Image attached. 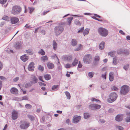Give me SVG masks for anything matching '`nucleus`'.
I'll use <instances>...</instances> for the list:
<instances>
[{
  "instance_id": "24",
  "label": "nucleus",
  "mask_w": 130,
  "mask_h": 130,
  "mask_svg": "<svg viewBox=\"0 0 130 130\" xmlns=\"http://www.w3.org/2000/svg\"><path fill=\"white\" fill-rule=\"evenodd\" d=\"M122 54L126 56L128 55L129 54V51L128 50L126 49H123Z\"/></svg>"
},
{
  "instance_id": "15",
  "label": "nucleus",
  "mask_w": 130,
  "mask_h": 130,
  "mask_svg": "<svg viewBox=\"0 0 130 130\" xmlns=\"http://www.w3.org/2000/svg\"><path fill=\"white\" fill-rule=\"evenodd\" d=\"M20 59L24 62H25L29 59V56L25 54L20 57Z\"/></svg>"
},
{
  "instance_id": "12",
  "label": "nucleus",
  "mask_w": 130,
  "mask_h": 130,
  "mask_svg": "<svg viewBox=\"0 0 130 130\" xmlns=\"http://www.w3.org/2000/svg\"><path fill=\"white\" fill-rule=\"evenodd\" d=\"M107 101L110 103H111L114 102V92L110 93L109 95V98L107 99Z\"/></svg>"
},
{
  "instance_id": "42",
  "label": "nucleus",
  "mask_w": 130,
  "mask_h": 130,
  "mask_svg": "<svg viewBox=\"0 0 130 130\" xmlns=\"http://www.w3.org/2000/svg\"><path fill=\"white\" fill-rule=\"evenodd\" d=\"M25 108L28 109H29L31 108L32 107V106L30 104H26L25 105Z\"/></svg>"
},
{
  "instance_id": "35",
  "label": "nucleus",
  "mask_w": 130,
  "mask_h": 130,
  "mask_svg": "<svg viewBox=\"0 0 130 130\" xmlns=\"http://www.w3.org/2000/svg\"><path fill=\"white\" fill-rule=\"evenodd\" d=\"M41 60L44 62H45L46 60H47L48 59V57L46 55L41 57Z\"/></svg>"
},
{
  "instance_id": "38",
  "label": "nucleus",
  "mask_w": 130,
  "mask_h": 130,
  "mask_svg": "<svg viewBox=\"0 0 130 130\" xmlns=\"http://www.w3.org/2000/svg\"><path fill=\"white\" fill-rule=\"evenodd\" d=\"M79 46L77 47V48L74 49V51H78L81 49L82 45L81 44H79Z\"/></svg>"
},
{
  "instance_id": "11",
  "label": "nucleus",
  "mask_w": 130,
  "mask_h": 130,
  "mask_svg": "<svg viewBox=\"0 0 130 130\" xmlns=\"http://www.w3.org/2000/svg\"><path fill=\"white\" fill-rule=\"evenodd\" d=\"M34 63L33 62H31L29 63L28 67V69L29 71L33 72L34 71V68L35 67Z\"/></svg>"
},
{
  "instance_id": "6",
  "label": "nucleus",
  "mask_w": 130,
  "mask_h": 130,
  "mask_svg": "<svg viewBox=\"0 0 130 130\" xmlns=\"http://www.w3.org/2000/svg\"><path fill=\"white\" fill-rule=\"evenodd\" d=\"M92 59V56L89 54L85 55L83 58V61L86 64H89L91 62V60Z\"/></svg>"
},
{
  "instance_id": "37",
  "label": "nucleus",
  "mask_w": 130,
  "mask_h": 130,
  "mask_svg": "<svg viewBox=\"0 0 130 130\" xmlns=\"http://www.w3.org/2000/svg\"><path fill=\"white\" fill-rule=\"evenodd\" d=\"M38 53L42 55H44L45 54V53L43 49H42L38 52Z\"/></svg>"
},
{
  "instance_id": "13",
  "label": "nucleus",
  "mask_w": 130,
  "mask_h": 130,
  "mask_svg": "<svg viewBox=\"0 0 130 130\" xmlns=\"http://www.w3.org/2000/svg\"><path fill=\"white\" fill-rule=\"evenodd\" d=\"M10 20L11 23L13 24L17 23L19 21V19L16 17H11Z\"/></svg>"
},
{
  "instance_id": "63",
  "label": "nucleus",
  "mask_w": 130,
  "mask_h": 130,
  "mask_svg": "<svg viewBox=\"0 0 130 130\" xmlns=\"http://www.w3.org/2000/svg\"><path fill=\"white\" fill-rule=\"evenodd\" d=\"M57 67H58V69L59 70H61L62 69V66L61 64H60L59 65H58Z\"/></svg>"
},
{
  "instance_id": "52",
  "label": "nucleus",
  "mask_w": 130,
  "mask_h": 130,
  "mask_svg": "<svg viewBox=\"0 0 130 130\" xmlns=\"http://www.w3.org/2000/svg\"><path fill=\"white\" fill-rule=\"evenodd\" d=\"M125 122H130V116H127L126 118Z\"/></svg>"
},
{
  "instance_id": "46",
  "label": "nucleus",
  "mask_w": 130,
  "mask_h": 130,
  "mask_svg": "<svg viewBox=\"0 0 130 130\" xmlns=\"http://www.w3.org/2000/svg\"><path fill=\"white\" fill-rule=\"evenodd\" d=\"M116 127L118 128L119 130H123L124 128L122 126H119V125H116Z\"/></svg>"
},
{
  "instance_id": "40",
  "label": "nucleus",
  "mask_w": 130,
  "mask_h": 130,
  "mask_svg": "<svg viewBox=\"0 0 130 130\" xmlns=\"http://www.w3.org/2000/svg\"><path fill=\"white\" fill-rule=\"evenodd\" d=\"M38 69L41 72L43 71L44 70V67H42L41 65L39 66Z\"/></svg>"
},
{
  "instance_id": "1",
  "label": "nucleus",
  "mask_w": 130,
  "mask_h": 130,
  "mask_svg": "<svg viewBox=\"0 0 130 130\" xmlns=\"http://www.w3.org/2000/svg\"><path fill=\"white\" fill-rule=\"evenodd\" d=\"M98 32L99 34L103 37H105L108 34V31L106 28L102 27H100L98 28Z\"/></svg>"
},
{
  "instance_id": "58",
  "label": "nucleus",
  "mask_w": 130,
  "mask_h": 130,
  "mask_svg": "<svg viewBox=\"0 0 130 130\" xmlns=\"http://www.w3.org/2000/svg\"><path fill=\"white\" fill-rule=\"evenodd\" d=\"M114 111V109L111 108L109 109L108 110V112L109 113H112Z\"/></svg>"
},
{
  "instance_id": "2",
  "label": "nucleus",
  "mask_w": 130,
  "mask_h": 130,
  "mask_svg": "<svg viewBox=\"0 0 130 130\" xmlns=\"http://www.w3.org/2000/svg\"><path fill=\"white\" fill-rule=\"evenodd\" d=\"M64 30V26H56L54 28V31L56 35H60Z\"/></svg>"
},
{
  "instance_id": "18",
  "label": "nucleus",
  "mask_w": 130,
  "mask_h": 130,
  "mask_svg": "<svg viewBox=\"0 0 130 130\" xmlns=\"http://www.w3.org/2000/svg\"><path fill=\"white\" fill-rule=\"evenodd\" d=\"M47 66L49 69H52L54 68V66L53 63L48 62L47 64Z\"/></svg>"
},
{
  "instance_id": "36",
  "label": "nucleus",
  "mask_w": 130,
  "mask_h": 130,
  "mask_svg": "<svg viewBox=\"0 0 130 130\" xmlns=\"http://www.w3.org/2000/svg\"><path fill=\"white\" fill-rule=\"evenodd\" d=\"M91 101L92 102H99V103H101V101L99 99H96L94 98H92L91 99Z\"/></svg>"
},
{
  "instance_id": "23",
  "label": "nucleus",
  "mask_w": 130,
  "mask_h": 130,
  "mask_svg": "<svg viewBox=\"0 0 130 130\" xmlns=\"http://www.w3.org/2000/svg\"><path fill=\"white\" fill-rule=\"evenodd\" d=\"M71 45L73 46H75L77 44V41L75 39H73L71 41Z\"/></svg>"
},
{
  "instance_id": "39",
  "label": "nucleus",
  "mask_w": 130,
  "mask_h": 130,
  "mask_svg": "<svg viewBox=\"0 0 130 130\" xmlns=\"http://www.w3.org/2000/svg\"><path fill=\"white\" fill-rule=\"evenodd\" d=\"M129 65L128 64H127L125 65L123 67V68L126 71H127L128 68L129 67Z\"/></svg>"
},
{
  "instance_id": "56",
  "label": "nucleus",
  "mask_w": 130,
  "mask_h": 130,
  "mask_svg": "<svg viewBox=\"0 0 130 130\" xmlns=\"http://www.w3.org/2000/svg\"><path fill=\"white\" fill-rule=\"evenodd\" d=\"M38 83L39 84V85L40 86H46V84L41 82H39Z\"/></svg>"
},
{
  "instance_id": "28",
  "label": "nucleus",
  "mask_w": 130,
  "mask_h": 130,
  "mask_svg": "<svg viewBox=\"0 0 130 130\" xmlns=\"http://www.w3.org/2000/svg\"><path fill=\"white\" fill-rule=\"evenodd\" d=\"M89 31V29L88 28H86L83 32V34L84 36L88 34Z\"/></svg>"
},
{
  "instance_id": "57",
  "label": "nucleus",
  "mask_w": 130,
  "mask_h": 130,
  "mask_svg": "<svg viewBox=\"0 0 130 130\" xmlns=\"http://www.w3.org/2000/svg\"><path fill=\"white\" fill-rule=\"evenodd\" d=\"M82 66V65L80 61H79L78 64V68H81Z\"/></svg>"
},
{
  "instance_id": "10",
  "label": "nucleus",
  "mask_w": 130,
  "mask_h": 130,
  "mask_svg": "<svg viewBox=\"0 0 130 130\" xmlns=\"http://www.w3.org/2000/svg\"><path fill=\"white\" fill-rule=\"evenodd\" d=\"M123 119V114H118L115 117V120L117 122H121Z\"/></svg>"
},
{
  "instance_id": "3",
  "label": "nucleus",
  "mask_w": 130,
  "mask_h": 130,
  "mask_svg": "<svg viewBox=\"0 0 130 130\" xmlns=\"http://www.w3.org/2000/svg\"><path fill=\"white\" fill-rule=\"evenodd\" d=\"M129 91V87L127 85H124L121 87L120 93L121 94L126 95Z\"/></svg>"
},
{
  "instance_id": "31",
  "label": "nucleus",
  "mask_w": 130,
  "mask_h": 130,
  "mask_svg": "<svg viewBox=\"0 0 130 130\" xmlns=\"http://www.w3.org/2000/svg\"><path fill=\"white\" fill-rule=\"evenodd\" d=\"M26 52L30 55H32L34 54V52L32 51V50L31 49H28V50H26Z\"/></svg>"
},
{
  "instance_id": "48",
  "label": "nucleus",
  "mask_w": 130,
  "mask_h": 130,
  "mask_svg": "<svg viewBox=\"0 0 130 130\" xmlns=\"http://www.w3.org/2000/svg\"><path fill=\"white\" fill-rule=\"evenodd\" d=\"M84 30V27H82L78 31L77 33H82L83 32Z\"/></svg>"
},
{
  "instance_id": "7",
  "label": "nucleus",
  "mask_w": 130,
  "mask_h": 130,
  "mask_svg": "<svg viewBox=\"0 0 130 130\" xmlns=\"http://www.w3.org/2000/svg\"><path fill=\"white\" fill-rule=\"evenodd\" d=\"M101 107V106L100 105L98 104H93L90 105L89 107L90 109L92 110H94L96 109H99Z\"/></svg>"
},
{
  "instance_id": "61",
  "label": "nucleus",
  "mask_w": 130,
  "mask_h": 130,
  "mask_svg": "<svg viewBox=\"0 0 130 130\" xmlns=\"http://www.w3.org/2000/svg\"><path fill=\"white\" fill-rule=\"evenodd\" d=\"M28 100V98L26 96H23L22 98V99L21 100Z\"/></svg>"
},
{
  "instance_id": "32",
  "label": "nucleus",
  "mask_w": 130,
  "mask_h": 130,
  "mask_svg": "<svg viewBox=\"0 0 130 130\" xmlns=\"http://www.w3.org/2000/svg\"><path fill=\"white\" fill-rule=\"evenodd\" d=\"M28 117L29 119L32 121H34L35 120V117L34 116L31 115H28L27 116Z\"/></svg>"
},
{
  "instance_id": "5",
  "label": "nucleus",
  "mask_w": 130,
  "mask_h": 130,
  "mask_svg": "<svg viewBox=\"0 0 130 130\" xmlns=\"http://www.w3.org/2000/svg\"><path fill=\"white\" fill-rule=\"evenodd\" d=\"M29 123L26 121H22L20 122V127L21 129L27 128L29 126Z\"/></svg>"
},
{
  "instance_id": "26",
  "label": "nucleus",
  "mask_w": 130,
  "mask_h": 130,
  "mask_svg": "<svg viewBox=\"0 0 130 130\" xmlns=\"http://www.w3.org/2000/svg\"><path fill=\"white\" fill-rule=\"evenodd\" d=\"M78 61L77 59L75 58H74V61L72 63V65L73 66H75L78 63Z\"/></svg>"
},
{
  "instance_id": "20",
  "label": "nucleus",
  "mask_w": 130,
  "mask_h": 130,
  "mask_svg": "<svg viewBox=\"0 0 130 130\" xmlns=\"http://www.w3.org/2000/svg\"><path fill=\"white\" fill-rule=\"evenodd\" d=\"M32 79L33 80V81H31L30 82H31L32 84H35L38 82V79L34 75H33V77L32 78Z\"/></svg>"
},
{
  "instance_id": "4",
  "label": "nucleus",
  "mask_w": 130,
  "mask_h": 130,
  "mask_svg": "<svg viewBox=\"0 0 130 130\" xmlns=\"http://www.w3.org/2000/svg\"><path fill=\"white\" fill-rule=\"evenodd\" d=\"M21 11V8L20 6H15L13 7L12 10V13L14 15H17Z\"/></svg>"
},
{
  "instance_id": "19",
  "label": "nucleus",
  "mask_w": 130,
  "mask_h": 130,
  "mask_svg": "<svg viewBox=\"0 0 130 130\" xmlns=\"http://www.w3.org/2000/svg\"><path fill=\"white\" fill-rule=\"evenodd\" d=\"M105 44V42L104 41L101 42L99 45V48L101 50H103L104 48V46Z\"/></svg>"
},
{
  "instance_id": "29",
  "label": "nucleus",
  "mask_w": 130,
  "mask_h": 130,
  "mask_svg": "<svg viewBox=\"0 0 130 130\" xmlns=\"http://www.w3.org/2000/svg\"><path fill=\"white\" fill-rule=\"evenodd\" d=\"M59 86V85H54L52 86V90H57L58 89Z\"/></svg>"
},
{
  "instance_id": "30",
  "label": "nucleus",
  "mask_w": 130,
  "mask_h": 130,
  "mask_svg": "<svg viewBox=\"0 0 130 130\" xmlns=\"http://www.w3.org/2000/svg\"><path fill=\"white\" fill-rule=\"evenodd\" d=\"M73 18L72 17H68L67 18V20L69 25H70L71 24V22Z\"/></svg>"
},
{
  "instance_id": "25",
  "label": "nucleus",
  "mask_w": 130,
  "mask_h": 130,
  "mask_svg": "<svg viewBox=\"0 0 130 130\" xmlns=\"http://www.w3.org/2000/svg\"><path fill=\"white\" fill-rule=\"evenodd\" d=\"M94 16H92L91 17L92 19L95 20H96L98 21H101V19H100L96 18V17H98V15H99L96 14H94Z\"/></svg>"
},
{
  "instance_id": "17",
  "label": "nucleus",
  "mask_w": 130,
  "mask_h": 130,
  "mask_svg": "<svg viewBox=\"0 0 130 130\" xmlns=\"http://www.w3.org/2000/svg\"><path fill=\"white\" fill-rule=\"evenodd\" d=\"M84 118L85 119H87L91 117V115L88 112H85L84 113Z\"/></svg>"
},
{
  "instance_id": "8",
  "label": "nucleus",
  "mask_w": 130,
  "mask_h": 130,
  "mask_svg": "<svg viewBox=\"0 0 130 130\" xmlns=\"http://www.w3.org/2000/svg\"><path fill=\"white\" fill-rule=\"evenodd\" d=\"M81 116H77V115H75L73 118V122L75 124L77 123L81 120Z\"/></svg>"
},
{
  "instance_id": "54",
  "label": "nucleus",
  "mask_w": 130,
  "mask_h": 130,
  "mask_svg": "<svg viewBox=\"0 0 130 130\" xmlns=\"http://www.w3.org/2000/svg\"><path fill=\"white\" fill-rule=\"evenodd\" d=\"M71 65L70 64H67L66 65L65 67L67 69L70 68L71 67Z\"/></svg>"
},
{
  "instance_id": "27",
  "label": "nucleus",
  "mask_w": 130,
  "mask_h": 130,
  "mask_svg": "<svg viewBox=\"0 0 130 130\" xmlns=\"http://www.w3.org/2000/svg\"><path fill=\"white\" fill-rule=\"evenodd\" d=\"M2 19L6 21H10L9 17L6 15H4L2 17Z\"/></svg>"
},
{
  "instance_id": "64",
  "label": "nucleus",
  "mask_w": 130,
  "mask_h": 130,
  "mask_svg": "<svg viewBox=\"0 0 130 130\" xmlns=\"http://www.w3.org/2000/svg\"><path fill=\"white\" fill-rule=\"evenodd\" d=\"M39 2V0H35V1L33 3V5H35L36 4L38 3Z\"/></svg>"
},
{
  "instance_id": "41",
  "label": "nucleus",
  "mask_w": 130,
  "mask_h": 130,
  "mask_svg": "<svg viewBox=\"0 0 130 130\" xmlns=\"http://www.w3.org/2000/svg\"><path fill=\"white\" fill-rule=\"evenodd\" d=\"M32 86V85L29 83L28 82L25 85V88H27L28 87H30Z\"/></svg>"
},
{
  "instance_id": "22",
  "label": "nucleus",
  "mask_w": 130,
  "mask_h": 130,
  "mask_svg": "<svg viewBox=\"0 0 130 130\" xmlns=\"http://www.w3.org/2000/svg\"><path fill=\"white\" fill-rule=\"evenodd\" d=\"M64 59L68 61H70L72 60V56L71 55H69L68 56H65Z\"/></svg>"
},
{
  "instance_id": "14",
  "label": "nucleus",
  "mask_w": 130,
  "mask_h": 130,
  "mask_svg": "<svg viewBox=\"0 0 130 130\" xmlns=\"http://www.w3.org/2000/svg\"><path fill=\"white\" fill-rule=\"evenodd\" d=\"M14 47L16 49L19 50L21 48V41H16L14 45Z\"/></svg>"
},
{
  "instance_id": "33",
  "label": "nucleus",
  "mask_w": 130,
  "mask_h": 130,
  "mask_svg": "<svg viewBox=\"0 0 130 130\" xmlns=\"http://www.w3.org/2000/svg\"><path fill=\"white\" fill-rule=\"evenodd\" d=\"M100 60V57L99 56H95L94 57V60L95 61V64H96V62L99 61Z\"/></svg>"
},
{
  "instance_id": "47",
  "label": "nucleus",
  "mask_w": 130,
  "mask_h": 130,
  "mask_svg": "<svg viewBox=\"0 0 130 130\" xmlns=\"http://www.w3.org/2000/svg\"><path fill=\"white\" fill-rule=\"evenodd\" d=\"M114 55V51H112V52H109L108 54V56L110 55L111 57H113Z\"/></svg>"
},
{
  "instance_id": "59",
  "label": "nucleus",
  "mask_w": 130,
  "mask_h": 130,
  "mask_svg": "<svg viewBox=\"0 0 130 130\" xmlns=\"http://www.w3.org/2000/svg\"><path fill=\"white\" fill-rule=\"evenodd\" d=\"M106 72H105V73L104 74H102V76H101L102 77L105 79H106Z\"/></svg>"
},
{
  "instance_id": "50",
  "label": "nucleus",
  "mask_w": 130,
  "mask_h": 130,
  "mask_svg": "<svg viewBox=\"0 0 130 130\" xmlns=\"http://www.w3.org/2000/svg\"><path fill=\"white\" fill-rule=\"evenodd\" d=\"M102 19H101V21H99V22H103V23H108V21L107 20L103 19V18Z\"/></svg>"
},
{
  "instance_id": "60",
  "label": "nucleus",
  "mask_w": 130,
  "mask_h": 130,
  "mask_svg": "<svg viewBox=\"0 0 130 130\" xmlns=\"http://www.w3.org/2000/svg\"><path fill=\"white\" fill-rule=\"evenodd\" d=\"M119 32L122 35H125V33H124L123 32V31L121 30H119Z\"/></svg>"
},
{
  "instance_id": "9",
  "label": "nucleus",
  "mask_w": 130,
  "mask_h": 130,
  "mask_svg": "<svg viewBox=\"0 0 130 130\" xmlns=\"http://www.w3.org/2000/svg\"><path fill=\"white\" fill-rule=\"evenodd\" d=\"M18 112L16 110H13L12 113L11 118L12 119L14 120L18 117Z\"/></svg>"
},
{
  "instance_id": "43",
  "label": "nucleus",
  "mask_w": 130,
  "mask_h": 130,
  "mask_svg": "<svg viewBox=\"0 0 130 130\" xmlns=\"http://www.w3.org/2000/svg\"><path fill=\"white\" fill-rule=\"evenodd\" d=\"M88 76L90 78H92L93 76L94 73L92 72H90L88 73Z\"/></svg>"
},
{
  "instance_id": "16",
  "label": "nucleus",
  "mask_w": 130,
  "mask_h": 130,
  "mask_svg": "<svg viewBox=\"0 0 130 130\" xmlns=\"http://www.w3.org/2000/svg\"><path fill=\"white\" fill-rule=\"evenodd\" d=\"M11 92L13 94H16L18 93V90L16 88L12 87L10 90Z\"/></svg>"
},
{
  "instance_id": "62",
  "label": "nucleus",
  "mask_w": 130,
  "mask_h": 130,
  "mask_svg": "<svg viewBox=\"0 0 130 130\" xmlns=\"http://www.w3.org/2000/svg\"><path fill=\"white\" fill-rule=\"evenodd\" d=\"M41 33L43 35H45V31L44 30H42L40 31Z\"/></svg>"
},
{
  "instance_id": "51",
  "label": "nucleus",
  "mask_w": 130,
  "mask_h": 130,
  "mask_svg": "<svg viewBox=\"0 0 130 130\" xmlns=\"http://www.w3.org/2000/svg\"><path fill=\"white\" fill-rule=\"evenodd\" d=\"M7 0H0V3L2 5L5 4Z\"/></svg>"
},
{
  "instance_id": "45",
  "label": "nucleus",
  "mask_w": 130,
  "mask_h": 130,
  "mask_svg": "<svg viewBox=\"0 0 130 130\" xmlns=\"http://www.w3.org/2000/svg\"><path fill=\"white\" fill-rule=\"evenodd\" d=\"M66 23L65 22H60L58 24V26H64V25H66Z\"/></svg>"
},
{
  "instance_id": "53",
  "label": "nucleus",
  "mask_w": 130,
  "mask_h": 130,
  "mask_svg": "<svg viewBox=\"0 0 130 130\" xmlns=\"http://www.w3.org/2000/svg\"><path fill=\"white\" fill-rule=\"evenodd\" d=\"M123 50L120 49L118 50L117 51V53L118 54H122Z\"/></svg>"
},
{
  "instance_id": "21",
  "label": "nucleus",
  "mask_w": 130,
  "mask_h": 130,
  "mask_svg": "<svg viewBox=\"0 0 130 130\" xmlns=\"http://www.w3.org/2000/svg\"><path fill=\"white\" fill-rule=\"evenodd\" d=\"M44 77L45 79L46 80H48L51 79V76L49 74H44Z\"/></svg>"
},
{
  "instance_id": "44",
  "label": "nucleus",
  "mask_w": 130,
  "mask_h": 130,
  "mask_svg": "<svg viewBox=\"0 0 130 130\" xmlns=\"http://www.w3.org/2000/svg\"><path fill=\"white\" fill-rule=\"evenodd\" d=\"M28 8L29 10V13L31 14L34 10V8L32 7H29Z\"/></svg>"
},
{
  "instance_id": "55",
  "label": "nucleus",
  "mask_w": 130,
  "mask_h": 130,
  "mask_svg": "<svg viewBox=\"0 0 130 130\" xmlns=\"http://www.w3.org/2000/svg\"><path fill=\"white\" fill-rule=\"evenodd\" d=\"M38 78L39 80L43 82H44V81L42 79V76H39Z\"/></svg>"
},
{
  "instance_id": "49",
  "label": "nucleus",
  "mask_w": 130,
  "mask_h": 130,
  "mask_svg": "<svg viewBox=\"0 0 130 130\" xmlns=\"http://www.w3.org/2000/svg\"><path fill=\"white\" fill-rule=\"evenodd\" d=\"M74 23L75 25H77L80 26L81 25V22L79 21H76Z\"/></svg>"
},
{
  "instance_id": "34",
  "label": "nucleus",
  "mask_w": 130,
  "mask_h": 130,
  "mask_svg": "<svg viewBox=\"0 0 130 130\" xmlns=\"http://www.w3.org/2000/svg\"><path fill=\"white\" fill-rule=\"evenodd\" d=\"M53 46L54 50H55L57 47V43L54 40L53 41Z\"/></svg>"
}]
</instances>
